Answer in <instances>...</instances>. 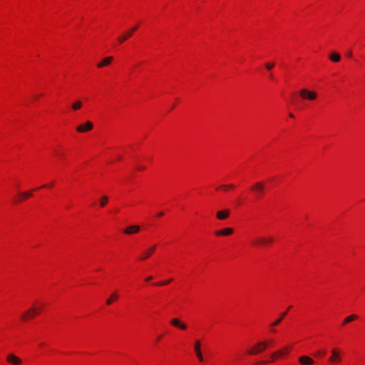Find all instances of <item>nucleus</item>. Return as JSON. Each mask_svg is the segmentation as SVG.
<instances>
[{
  "instance_id": "33",
  "label": "nucleus",
  "mask_w": 365,
  "mask_h": 365,
  "mask_svg": "<svg viewBox=\"0 0 365 365\" xmlns=\"http://www.w3.org/2000/svg\"><path fill=\"white\" fill-rule=\"evenodd\" d=\"M289 116H290L291 118H293V117H294V115H293V114H292V113H289Z\"/></svg>"
},
{
  "instance_id": "10",
  "label": "nucleus",
  "mask_w": 365,
  "mask_h": 365,
  "mask_svg": "<svg viewBox=\"0 0 365 365\" xmlns=\"http://www.w3.org/2000/svg\"><path fill=\"white\" fill-rule=\"evenodd\" d=\"M170 324L177 327V328H179L182 330H185L187 329V324L182 322H181L179 319L178 318H173L171 319L170 321Z\"/></svg>"
},
{
  "instance_id": "28",
  "label": "nucleus",
  "mask_w": 365,
  "mask_h": 365,
  "mask_svg": "<svg viewBox=\"0 0 365 365\" xmlns=\"http://www.w3.org/2000/svg\"><path fill=\"white\" fill-rule=\"evenodd\" d=\"M170 281H171V279L165 280V282H162L156 284V285L162 286V285L168 284V283L170 282Z\"/></svg>"
},
{
  "instance_id": "11",
  "label": "nucleus",
  "mask_w": 365,
  "mask_h": 365,
  "mask_svg": "<svg viewBox=\"0 0 365 365\" xmlns=\"http://www.w3.org/2000/svg\"><path fill=\"white\" fill-rule=\"evenodd\" d=\"M289 347L286 346L282 349L278 350L274 353L272 354L271 357L273 360L277 359L278 357L282 356L284 354H288Z\"/></svg>"
},
{
  "instance_id": "8",
  "label": "nucleus",
  "mask_w": 365,
  "mask_h": 365,
  "mask_svg": "<svg viewBox=\"0 0 365 365\" xmlns=\"http://www.w3.org/2000/svg\"><path fill=\"white\" fill-rule=\"evenodd\" d=\"M36 314H38V312L37 310V308L35 307H33L29 310L26 311L23 315H22V319L26 320L29 319H31L34 317Z\"/></svg>"
},
{
  "instance_id": "5",
  "label": "nucleus",
  "mask_w": 365,
  "mask_h": 365,
  "mask_svg": "<svg viewBox=\"0 0 365 365\" xmlns=\"http://www.w3.org/2000/svg\"><path fill=\"white\" fill-rule=\"evenodd\" d=\"M6 361L8 363L13 365H20L22 363V360L14 354H9L6 356Z\"/></svg>"
},
{
  "instance_id": "37",
  "label": "nucleus",
  "mask_w": 365,
  "mask_h": 365,
  "mask_svg": "<svg viewBox=\"0 0 365 365\" xmlns=\"http://www.w3.org/2000/svg\"><path fill=\"white\" fill-rule=\"evenodd\" d=\"M39 96H41V95L38 94V95L36 96V97H39Z\"/></svg>"
},
{
  "instance_id": "34",
  "label": "nucleus",
  "mask_w": 365,
  "mask_h": 365,
  "mask_svg": "<svg viewBox=\"0 0 365 365\" xmlns=\"http://www.w3.org/2000/svg\"><path fill=\"white\" fill-rule=\"evenodd\" d=\"M138 169L139 170H143V169H144V168L143 167H139Z\"/></svg>"
},
{
  "instance_id": "30",
  "label": "nucleus",
  "mask_w": 365,
  "mask_h": 365,
  "mask_svg": "<svg viewBox=\"0 0 365 365\" xmlns=\"http://www.w3.org/2000/svg\"><path fill=\"white\" fill-rule=\"evenodd\" d=\"M164 215L163 212H160L158 214V217H162Z\"/></svg>"
},
{
  "instance_id": "15",
  "label": "nucleus",
  "mask_w": 365,
  "mask_h": 365,
  "mask_svg": "<svg viewBox=\"0 0 365 365\" xmlns=\"http://www.w3.org/2000/svg\"><path fill=\"white\" fill-rule=\"evenodd\" d=\"M230 215V210H224L218 211L216 214L217 219L219 220H225L227 217H228Z\"/></svg>"
},
{
  "instance_id": "26",
  "label": "nucleus",
  "mask_w": 365,
  "mask_h": 365,
  "mask_svg": "<svg viewBox=\"0 0 365 365\" xmlns=\"http://www.w3.org/2000/svg\"><path fill=\"white\" fill-rule=\"evenodd\" d=\"M274 66V63H265V67L267 70H272Z\"/></svg>"
},
{
  "instance_id": "23",
  "label": "nucleus",
  "mask_w": 365,
  "mask_h": 365,
  "mask_svg": "<svg viewBox=\"0 0 365 365\" xmlns=\"http://www.w3.org/2000/svg\"><path fill=\"white\" fill-rule=\"evenodd\" d=\"M81 106H82V102L81 101H76L72 104L71 108L73 110H77L80 109L81 108Z\"/></svg>"
},
{
  "instance_id": "14",
  "label": "nucleus",
  "mask_w": 365,
  "mask_h": 365,
  "mask_svg": "<svg viewBox=\"0 0 365 365\" xmlns=\"http://www.w3.org/2000/svg\"><path fill=\"white\" fill-rule=\"evenodd\" d=\"M233 233V230L230 227H227L220 230H217L215 232L216 235H230Z\"/></svg>"
},
{
  "instance_id": "27",
  "label": "nucleus",
  "mask_w": 365,
  "mask_h": 365,
  "mask_svg": "<svg viewBox=\"0 0 365 365\" xmlns=\"http://www.w3.org/2000/svg\"><path fill=\"white\" fill-rule=\"evenodd\" d=\"M265 240H266V244L268 245V244L272 243L274 241V239L272 237H265Z\"/></svg>"
},
{
  "instance_id": "7",
  "label": "nucleus",
  "mask_w": 365,
  "mask_h": 365,
  "mask_svg": "<svg viewBox=\"0 0 365 365\" xmlns=\"http://www.w3.org/2000/svg\"><path fill=\"white\" fill-rule=\"evenodd\" d=\"M93 128V123L91 121H87L85 123V124L78 125L76 128V130L79 133H84V132H87V131L92 130Z\"/></svg>"
},
{
  "instance_id": "18",
  "label": "nucleus",
  "mask_w": 365,
  "mask_h": 365,
  "mask_svg": "<svg viewBox=\"0 0 365 365\" xmlns=\"http://www.w3.org/2000/svg\"><path fill=\"white\" fill-rule=\"evenodd\" d=\"M287 311H285V312H282L280 314L279 317L278 319H277L274 322H272L270 324V327H275V326L278 325L279 323H281V322L287 316Z\"/></svg>"
},
{
  "instance_id": "31",
  "label": "nucleus",
  "mask_w": 365,
  "mask_h": 365,
  "mask_svg": "<svg viewBox=\"0 0 365 365\" xmlns=\"http://www.w3.org/2000/svg\"><path fill=\"white\" fill-rule=\"evenodd\" d=\"M153 279V277L150 276L145 279L146 281H150Z\"/></svg>"
},
{
  "instance_id": "22",
  "label": "nucleus",
  "mask_w": 365,
  "mask_h": 365,
  "mask_svg": "<svg viewBox=\"0 0 365 365\" xmlns=\"http://www.w3.org/2000/svg\"><path fill=\"white\" fill-rule=\"evenodd\" d=\"M118 294L116 293H113L110 297L107 299L106 304L108 305L111 304L115 300H117Z\"/></svg>"
},
{
  "instance_id": "3",
  "label": "nucleus",
  "mask_w": 365,
  "mask_h": 365,
  "mask_svg": "<svg viewBox=\"0 0 365 365\" xmlns=\"http://www.w3.org/2000/svg\"><path fill=\"white\" fill-rule=\"evenodd\" d=\"M265 184L263 182H257L252 187L251 190L255 192L257 197H260L264 191Z\"/></svg>"
},
{
  "instance_id": "17",
  "label": "nucleus",
  "mask_w": 365,
  "mask_h": 365,
  "mask_svg": "<svg viewBox=\"0 0 365 365\" xmlns=\"http://www.w3.org/2000/svg\"><path fill=\"white\" fill-rule=\"evenodd\" d=\"M140 230V227L138 225H132L128 227H127L124 230V233L127 235L133 234L138 232Z\"/></svg>"
},
{
  "instance_id": "6",
  "label": "nucleus",
  "mask_w": 365,
  "mask_h": 365,
  "mask_svg": "<svg viewBox=\"0 0 365 365\" xmlns=\"http://www.w3.org/2000/svg\"><path fill=\"white\" fill-rule=\"evenodd\" d=\"M298 361L301 365H314V359L307 355L300 356L298 358Z\"/></svg>"
},
{
  "instance_id": "24",
  "label": "nucleus",
  "mask_w": 365,
  "mask_h": 365,
  "mask_svg": "<svg viewBox=\"0 0 365 365\" xmlns=\"http://www.w3.org/2000/svg\"><path fill=\"white\" fill-rule=\"evenodd\" d=\"M31 195H31V193H30V192H21V193H20L21 199H20L19 200H15V201H16V202H19V201H21V200H24V199H26V198H27V197H31Z\"/></svg>"
},
{
  "instance_id": "20",
  "label": "nucleus",
  "mask_w": 365,
  "mask_h": 365,
  "mask_svg": "<svg viewBox=\"0 0 365 365\" xmlns=\"http://www.w3.org/2000/svg\"><path fill=\"white\" fill-rule=\"evenodd\" d=\"M329 58L333 62H339L341 59V56L338 53L332 52L329 55Z\"/></svg>"
},
{
  "instance_id": "21",
  "label": "nucleus",
  "mask_w": 365,
  "mask_h": 365,
  "mask_svg": "<svg viewBox=\"0 0 365 365\" xmlns=\"http://www.w3.org/2000/svg\"><path fill=\"white\" fill-rule=\"evenodd\" d=\"M358 319V316L356 314H351L346 317L342 323V325H345L347 323H349L355 319Z\"/></svg>"
},
{
  "instance_id": "19",
  "label": "nucleus",
  "mask_w": 365,
  "mask_h": 365,
  "mask_svg": "<svg viewBox=\"0 0 365 365\" xmlns=\"http://www.w3.org/2000/svg\"><path fill=\"white\" fill-rule=\"evenodd\" d=\"M155 246H153L150 249L145 250L143 253V256L140 258V259H147L149 256H150L155 252Z\"/></svg>"
},
{
  "instance_id": "4",
  "label": "nucleus",
  "mask_w": 365,
  "mask_h": 365,
  "mask_svg": "<svg viewBox=\"0 0 365 365\" xmlns=\"http://www.w3.org/2000/svg\"><path fill=\"white\" fill-rule=\"evenodd\" d=\"M299 96L304 99L314 101L317 98V94L315 91H311L306 88H302L299 91Z\"/></svg>"
},
{
  "instance_id": "13",
  "label": "nucleus",
  "mask_w": 365,
  "mask_h": 365,
  "mask_svg": "<svg viewBox=\"0 0 365 365\" xmlns=\"http://www.w3.org/2000/svg\"><path fill=\"white\" fill-rule=\"evenodd\" d=\"M252 243L255 247H261L266 245V240L264 237H258L252 240Z\"/></svg>"
},
{
  "instance_id": "2",
  "label": "nucleus",
  "mask_w": 365,
  "mask_h": 365,
  "mask_svg": "<svg viewBox=\"0 0 365 365\" xmlns=\"http://www.w3.org/2000/svg\"><path fill=\"white\" fill-rule=\"evenodd\" d=\"M331 356L328 359V362L331 364L339 363L341 361L340 351L338 348H333L331 350Z\"/></svg>"
},
{
  "instance_id": "9",
  "label": "nucleus",
  "mask_w": 365,
  "mask_h": 365,
  "mask_svg": "<svg viewBox=\"0 0 365 365\" xmlns=\"http://www.w3.org/2000/svg\"><path fill=\"white\" fill-rule=\"evenodd\" d=\"M201 344H200V340H195V343H194V349H195V354H196V356L198 359V360L200 361H203V356H202V351H201Z\"/></svg>"
},
{
  "instance_id": "29",
  "label": "nucleus",
  "mask_w": 365,
  "mask_h": 365,
  "mask_svg": "<svg viewBox=\"0 0 365 365\" xmlns=\"http://www.w3.org/2000/svg\"><path fill=\"white\" fill-rule=\"evenodd\" d=\"M222 187H223L224 189H226V188H233L234 185L232 184L223 185H222Z\"/></svg>"
},
{
  "instance_id": "35",
  "label": "nucleus",
  "mask_w": 365,
  "mask_h": 365,
  "mask_svg": "<svg viewBox=\"0 0 365 365\" xmlns=\"http://www.w3.org/2000/svg\"><path fill=\"white\" fill-rule=\"evenodd\" d=\"M42 309V307H40L39 309H37L38 312H39L40 309Z\"/></svg>"
},
{
  "instance_id": "25",
  "label": "nucleus",
  "mask_w": 365,
  "mask_h": 365,
  "mask_svg": "<svg viewBox=\"0 0 365 365\" xmlns=\"http://www.w3.org/2000/svg\"><path fill=\"white\" fill-rule=\"evenodd\" d=\"M108 201V198L107 196H103L100 201V205L101 207H104Z\"/></svg>"
},
{
  "instance_id": "16",
  "label": "nucleus",
  "mask_w": 365,
  "mask_h": 365,
  "mask_svg": "<svg viewBox=\"0 0 365 365\" xmlns=\"http://www.w3.org/2000/svg\"><path fill=\"white\" fill-rule=\"evenodd\" d=\"M113 59V58L112 56L106 57V58H103L101 62H100L97 64V67L102 68L103 66H108L111 63Z\"/></svg>"
},
{
  "instance_id": "12",
  "label": "nucleus",
  "mask_w": 365,
  "mask_h": 365,
  "mask_svg": "<svg viewBox=\"0 0 365 365\" xmlns=\"http://www.w3.org/2000/svg\"><path fill=\"white\" fill-rule=\"evenodd\" d=\"M138 29V26H135L133 28H132L129 32L123 34L118 38V41L120 43H123L125 41H126L128 38H130L132 36V34Z\"/></svg>"
},
{
  "instance_id": "36",
  "label": "nucleus",
  "mask_w": 365,
  "mask_h": 365,
  "mask_svg": "<svg viewBox=\"0 0 365 365\" xmlns=\"http://www.w3.org/2000/svg\"><path fill=\"white\" fill-rule=\"evenodd\" d=\"M160 339H161V336H159L158 337V340H160Z\"/></svg>"
},
{
  "instance_id": "1",
  "label": "nucleus",
  "mask_w": 365,
  "mask_h": 365,
  "mask_svg": "<svg viewBox=\"0 0 365 365\" xmlns=\"http://www.w3.org/2000/svg\"><path fill=\"white\" fill-rule=\"evenodd\" d=\"M268 346V343L265 341H259L255 346H253L249 351L248 354L250 355H256L267 349Z\"/></svg>"
},
{
  "instance_id": "32",
  "label": "nucleus",
  "mask_w": 365,
  "mask_h": 365,
  "mask_svg": "<svg viewBox=\"0 0 365 365\" xmlns=\"http://www.w3.org/2000/svg\"><path fill=\"white\" fill-rule=\"evenodd\" d=\"M324 353H325L324 351H319V354H324Z\"/></svg>"
}]
</instances>
